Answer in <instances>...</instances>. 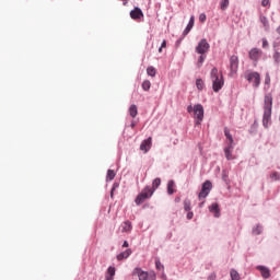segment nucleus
Returning <instances> with one entry per match:
<instances>
[{"mask_svg":"<svg viewBox=\"0 0 280 280\" xmlns=\"http://www.w3.org/2000/svg\"><path fill=\"white\" fill-rule=\"evenodd\" d=\"M116 187H119L118 184H114V187L112 188V196H113V191H115Z\"/></svg>","mask_w":280,"mask_h":280,"instance_id":"nucleus-48","label":"nucleus"},{"mask_svg":"<svg viewBox=\"0 0 280 280\" xmlns=\"http://www.w3.org/2000/svg\"><path fill=\"white\" fill-rule=\"evenodd\" d=\"M272 117V94L268 93L264 98V116L262 125L265 128H268L270 118Z\"/></svg>","mask_w":280,"mask_h":280,"instance_id":"nucleus-1","label":"nucleus"},{"mask_svg":"<svg viewBox=\"0 0 280 280\" xmlns=\"http://www.w3.org/2000/svg\"><path fill=\"white\" fill-rule=\"evenodd\" d=\"M106 275L110 277H115V267H108Z\"/></svg>","mask_w":280,"mask_h":280,"instance_id":"nucleus-35","label":"nucleus"},{"mask_svg":"<svg viewBox=\"0 0 280 280\" xmlns=\"http://www.w3.org/2000/svg\"><path fill=\"white\" fill-rule=\"evenodd\" d=\"M280 176H279V173L277 172H273L270 174V179L271 180H279Z\"/></svg>","mask_w":280,"mask_h":280,"instance_id":"nucleus-33","label":"nucleus"},{"mask_svg":"<svg viewBox=\"0 0 280 280\" xmlns=\"http://www.w3.org/2000/svg\"><path fill=\"white\" fill-rule=\"evenodd\" d=\"M232 152L233 144H228V148L224 149L225 158L228 159V161H233V159H235Z\"/></svg>","mask_w":280,"mask_h":280,"instance_id":"nucleus-14","label":"nucleus"},{"mask_svg":"<svg viewBox=\"0 0 280 280\" xmlns=\"http://www.w3.org/2000/svg\"><path fill=\"white\" fill-rule=\"evenodd\" d=\"M132 231V222L125 221L121 224V233H131Z\"/></svg>","mask_w":280,"mask_h":280,"instance_id":"nucleus-13","label":"nucleus"},{"mask_svg":"<svg viewBox=\"0 0 280 280\" xmlns=\"http://www.w3.org/2000/svg\"><path fill=\"white\" fill-rule=\"evenodd\" d=\"M140 194L143 195L144 198H152V196L154 195V190H152V187L147 186Z\"/></svg>","mask_w":280,"mask_h":280,"instance_id":"nucleus-17","label":"nucleus"},{"mask_svg":"<svg viewBox=\"0 0 280 280\" xmlns=\"http://www.w3.org/2000/svg\"><path fill=\"white\" fill-rule=\"evenodd\" d=\"M165 47H167V42L164 39V40L162 42L161 47L159 48V54H162V51H163V49H165Z\"/></svg>","mask_w":280,"mask_h":280,"instance_id":"nucleus-36","label":"nucleus"},{"mask_svg":"<svg viewBox=\"0 0 280 280\" xmlns=\"http://www.w3.org/2000/svg\"><path fill=\"white\" fill-rule=\"evenodd\" d=\"M245 80L253 83V86L257 89L261 84V75L258 72H248L245 74Z\"/></svg>","mask_w":280,"mask_h":280,"instance_id":"nucleus-5","label":"nucleus"},{"mask_svg":"<svg viewBox=\"0 0 280 280\" xmlns=\"http://www.w3.org/2000/svg\"><path fill=\"white\" fill-rule=\"evenodd\" d=\"M269 3H270V0H262L261 1V7L266 8L267 5H269Z\"/></svg>","mask_w":280,"mask_h":280,"instance_id":"nucleus-40","label":"nucleus"},{"mask_svg":"<svg viewBox=\"0 0 280 280\" xmlns=\"http://www.w3.org/2000/svg\"><path fill=\"white\" fill-rule=\"evenodd\" d=\"M187 112H188V113H194V107H192L191 105H189V106L187 107Z\"/></svg>","mask_w":280,"mask_h":280,"instance_id":"nucleus-46","label":"nucleus"},{"mask_svg":"<svg viewBox=\"0 0 280 280\" xmlns=\"http://www.w3.org/2000/svg\"><path fill=\"white\" fill-rule=\"evenodd\" d=\"M265 84H270V74L266 75Z\"/></svg>","mask_w":280,"mask_h":280,"instance_id":"nucleus-43","label":"nucleus"},{"mask_svg":"<svg viewBox=\"0 0 280 280\" xmlns=\"http://www.w3.org/2000/svg\"><path fill=\"white\" fill-rule=\"evenodd\" d=\"M196 86L199 91H202V89H205V81H202V79H197Z\"/></svg>","mask_w":280,"mask_h":280,"instance_id":"nucleus-27","label":"nucleus"},{"mask_svg":"<svg viewBox=\"0 0 280 280\" xmlns=\"http://www.w3.org/2000/svg\"><path fill=\"white\" fill-rule=\"evenodd\" d=\"M199 21H200L201 23H205V21H207V14L201 13V14L199 15Z\"/></svg>","mask_w":280,"mask_h":280,"instance_id":"nucleus-37","label":"nucleus"},{"mask_svg":"<svg viewBox=\"0 0 280 280\" xmlns=\"http://www.w3.org/2000/svg\"><path fill=\"white\" fill-rule=\"evenodd\" d=\"M273 60H275V62H277L279 65V62H280V52L277 51V50L273 54Z\"/></svg>","mask_w":280,"mask_h":280,"instance_id":"nucleus-34","label":"nucleus"},{"mask_svg":"<svg viewBox=\"0 0 280 280\" xmlns=\"http://www.w3.org/2000/svg\"><path fill=\"white\" fill-rule=\"evenodd\" d=\"M128 246H129L128 241H125L122 244V248H128Z\"/></svg>","mask_w":280,"mask_h":280,"instance_id":"nucleus-47","label":"nucleus"},{"mask_svg":"<svg viewBox=\"0 0 280 280\" xmlns=\"http://www.w3.org/2000/svg\"><path fill=\"white\" fill-rule=\"evenodd\" d=\"M229 0H221L220 8L221 10H226L229 8Z\"/></svg>","mask_w":280,"mask_h":280,"instance_id":"nucleus-32","label":"nucleus"},{"mask_svg":"<svg viewBox=\"0 0 280 280\" xmlns=\"http://www.w3.org/2000/svg\"><path fill=\"white\" fill-rule=\"evenodd\" d=\"M206 58H207V56L200 55V57H199V59L197 61L198 69H200V67H202V63L205 62Z\"/></svg>","mask_w":280,"mask_h":280,"instance_id":"nucleus-30","label":"nucleus"},{"mask_svg":"<svg viewBox=\"0 0 280 280\" xmlns=\"http://www.w3.org/2000/svg\"><path fill=\"white\" fill-rule=\"evenodd\" d=\"M132 255V249H126L125 252L117 255L118 261H121L124 259H128Z\"/></svg>","mask_w":280,"mask_h":280,"instance_id":"nucleus-15","label":"nucleus"},{"mask_svg":"<svg viewBox=\"0 0 280 280\" xmlns=\"http://www.w3.org/2000/svg\"><path fill=\"white\" fill-rule=\"evenodd\" d=\"M192 113L196 125L200 126V124H202V119H205V107H202L200 104H197L194 106Z\"/></svg>","mask_w":280,"mask_h":280,"instance_id":"nucleus-4","label":"nucleus"},{"mask_svg":"<svg viewBox=\"0 0 280 280\" xmlns=\"http://www.w3.org/2000/svg\"><path fill=\"white\" fill-rule=\"evenodd\" d=\"M174 187H176V183H174L173 179L168 180L167 183V194L168 196H172L176 190H174Z\"/></svg>","mask_w":280,"mask_h":280,"instance_id":"nucleus-19","label":"nucleus"},{"mask_svg":"<svg viewBox=\"0 0 280 280\" xmlns=\"http://www.w3.org/2000/svg\"><path fill=\"white\" fill-rule=\"evenodd\" d=\"M145 200H148L147 197H144V196L142 195V192H140V194L137 196L135 202H136V205L139 206V205H143V202H145Z\"/></svg>","mask_w":280,"mask_h":280,"instance_id":"nucleus-22","label":"nucleus"},{"mask_svg":"<svg viewBox=\"0 0 280 280\" xmlns=\"http://www.w3.org/2000/svg\"><path fill=\"white\" fill-rule=\"evenodd\" d=\"M210 78L214 93H220L222 86H224V77L218 71V68H213L210 72Z\"/></svg>","mask_w":280,"mask_h":280,"instance_id":"nucleus-2","label":"nucleus"},{"mask_svg":"<svg viewBox=\"0 0 280 280\" xmlns=\"http://www.w3.org/2000/svg\"><path fill=\"white\" fill-rule=\"evenodd\" d=\"M114 277H115V276H109V275L106 273L105 279H106V280H114Z\"/></svg>","mask_w":280,"mask_h":280,"instance_id":"nucleus-45","label":"nucleus"},{"mask_svg":"<svg viewBox=\"0 0 280 280\" xmlns=\"http://www.w3.org/2000/svg\"><path fill=\"white\" fill-rule=\"evenodd\" d=\"M230 275L232 280H240V273L235 269H232Z\"/></svg>","mask_w":280,"mask_h":280,"instance_id":"nucleus-29","label":"nucleus"},{"mask_svg":"<svg viewBox=\"0 0 280 280\" xmlns=\"http://www.w3.org/2000/svg\"><path fill=\"white\" fill-rule=\"evenodd\" d=\"M213 188V185L211 184L210 180H206L202 184L201 190L198 195L199 200H202L205 198H207V196H209V194L211 192V189Z\"/></svg>","mask_w":280,"mask_h":280,"instance_id":"nucleus-6","label":"nucleus"},{"mask_svg":"<svg viewBox=\"0 0 280 280\" xmlns=\"http://www.w3.org/2000/svg\"><path fill=\"white\" fill-rule=\"evenodd\" d=\"M147 73L148 75H150L151 78H154L156 75V68L155 67H148L147 68Z\"/></svg>","mask_w":280,"mask_h":280,"instance_id":"nucleus-25","label":"nucleus"},{"mask_svg":"<svg viewBox=\"0 0 280 280\" xmlns=\"http://www.w3.org/2000/svg\"><path fill=\"white\" fill-rule=\"evenodd\" d=\"M262 47L266 49L268 47V39L262 38Z\"/></svg>","mask_w":280,"mask_h":280,"instance_id":"nucleus-41","label":"nucleus"},{"mask_svg":"<svg viewBox=\"0 0 280 280\" xmlns=\"http://www.w3.org/2000/svg\"><path fill=\"white\" fill-rule=\"evenodd\" d=\"M130 126L131 128H135L137 126V121L132 120Z\"/></svg>","mask_w":280,"mask_h":280,"instance_id":"nucleus-49","label":"nucleus"},{"mask_svg":"<svg viewBox=\"0 0 280 280\" xmlns=\"http://www.w3.org/2000/svg\"><path fill=\"white\" fill-rule=\"evenodd\" d=\"M152 148V137H149L147 140H143L140 144V150L145 154L150 152Z\"/></svg>","mask_w":280,"mask_h":280,"instance_id":"nucleus-9","label":"nucleus"},{"mask_svg":"<svg viewBox=\"0 0 280 280\" xmlns=\"http://www.w3.org/2000/svg\"><path fill=\"white\" fill-rule=\"evenodd\" d=\"M255 235H259L261 233V228L257 226V229L254 230Z\"/></svg>","mask_w":280,"mask_h":280,"instance_id":"nucleus-42","label":"nucleus"},{"mask_svg":"<svg viewBox=\"0 0 280 280\" xmlns=\"http://www.w3.org/2000/svg\"><path fill=\"white\" fill-rule=\"evenodd\" d=\"M187 219L192 220L194 219V212H188L187 213Z\"/></svg>","mask_w":280,"mask_h":280,"instance_id":"nucleus-44","label":"nucleus"},{"mask_svg":"<svg viewBox=\"0 0 280 280\" xmlns=\"http://www.w3.org/2000/svg\"><path fill=\"white\" fill-rule=\"evenodd\" d=\"M116 173L113 170L107 171V180H115Z\"/></svg>","mask_w":280,"mask_h":280,"instance_id":"nucleus-28","label":"nucleus"},{"mask_svg":"<svg viewBox=\"0 0 280 280\" xmlns=\"http://www.w3.org/2000/svg\"><path fill=\"white\" fill-rule=\"evenodd\" d=\"M237 69H240V58L237 56L233 55L230 58V75L233 78L235 73H237Z\"/></svg>","mask_w":280,"mask_h":280,"instance_id":"nucleus-7","label":"nucleus"},{"mask_svg":"<svg viewBox=\"0 0 280 280\" xmlns=\"http://www.w3.org/2000/svg\"><path fill=\"white\" fill-rule=\"evenodd\" d=\"M175 202H180V197H176Z\"/></svg>","mask_w":280,"mask_h":280,"instance_id":"nucleus-50","label":"nucleus"},{"mask_svg":"<svg viewBox=\"0 0 280 280\" xmlns=\"http://www.w3.org/2000/svg\"><path fill=\"white\" fill-rule=\"evenodd\" d=\"M159 187H161V178L158 177L153 180L151 190L154 192Z\"/></svg>","mask_w":280,"mask_h":280,"instance_id":"nucleus-23","label":"nucleus"},{"mask_svg":"<svg viewBox=\"0 0 280 280\" xmlns=\"http://www.w3.org/2000/svg\"><path fill=\"white\" fill-rule=\"evenodd\" d=\"M155 268H156L158 270L163 269V265L161 264V260H156V261H155Z\"/></svg>","mask_w":280,"mask_h":280,"instance_id":"nucleus-38","label":"nucleus"},{"mask_svg":"<svg viewBox=\"0 0 280 280\" xmlns=\"http://www.w3.org/2000/svg\"><path fill=\"white\" fill-rule=\"evenodd\" d=\"M249 58L254 62H257L261 58V49H259V48H252L249 50Z\"/></svg>","mask_w":280,"mask_h":280,"instance_id":"nucleus-10","label":"nucleus"},{"mask_svg":"<svg viewBox=\"0 0 280 280\" xmlns=\"http://www.w3.org/2000/svg\"><path fill=\"white\" fill-rule=\"evenodd\" d=\"M184 209L185 211H191V201L189 200H184Z\"/></svg>","mask_w":280,"mask_h":280,"instance_id":"nucleus-31","label":"nucleus"},{"mask_svg":"<svg viewBox=\"0 0 280 280\" xmlns=\"http://www.w3.org/2000/svg\"><path fill=\"white\" fill-rule=\"evenodd\" d=\"M210 47L211 46L209 45V42H207V39L203 38L198 43L196 47V52L200 55H205L209 51Z\"/></svg>","mask_w":280,"mask_h":280,"instance_id":"nucleus-8","label":"nucleus"},{"mask_svg":"<svg viewBox=\"0 0 280 280\" xmlns=\"http://www.w3.org/2000/svg\"><path fill=\"white\" fill-rule=\"evenodd\" d=\"M152 86V83L150 82V80H144L142 82V89L143 91H150V88Z\"/></svg>","mask_w":280,"mask_h":280,"instance_id":"nucleus-26","label":"nucleus"},{"mask_svg":"<svg viewBox=\"0 0 280 280\" xmlns=\"http://www.w3.org/2000/svg\"><path fill=\"white\" fill-rule=\"evenodd\" d=\"M129 115L132 118H135V117H137V115H139V110L137 109V105H131L129 107Z\"/></svg>","mask_w":280,"mask_h":280,"instance_id":"nucleus-21","label":"nucleus"},{"mask_svg":"<svg viewBox=\"0 0 280 280\" xmlns=\"http://www.w3.org/2000/svg\"><path fill=\"white\" fill-rule=\"evenodd\" d=\"M259 21L264 25L266 31L270 30V23L268 22V18L260 15Z\"/></svg>","mask_w":280,"mask_h":280,"instance_id":"nucleus-20","label":"nucleus"},{"mask_svg":"<svg viewBox=\"0 0 280 280\" xmlns=\"http://www.w3.org/2000/svg\"><path fill=\"white\" fill-rule=\"evenodd\" d=\"M257 270H260L261 277L264 279H269L270 277V269L264 267V266H259L257 267Z\"/></svg>","mask_w":280,"mask_h":280,"instance_id":"nucleus-18","label":"nucleus"},{"mask_svg":"<svg viewBox=\"0 0 280 280\" xmlns=\"http://www.w3.org/2000/svg\"><path fill=\"white\" fill-rule=\"evenodd\" d=\"M210 212L213 213L214 218L220 217V206L218 203H212L210 207Z\"/></svg>","mask_w":280,"mask_h":280,"instance_id":"nucleus-16","label":"nucleus"},{"mask_svg":"<svg viewBox=\"0 0 280 280\" xmlns=\"http://www.w3.org/2000/svg\"><path fill=\"white\" fill-rule=\"evenodd\" d=\"M224 135L229 141L228 144H233V136H231V130H229V128H224Z\"/></svg>","mask_w":280,"mask_h":280,"instance_id":"nucleus-24","label":"nucleus"},{"mask_svg":"<svg viewBox=\"0 0 280 280\" xmlns=\"http://www.w3.org/2000/svg\"><path fill=\"white\" fill-rule=\"evenodd\" d=\"M130 18L133 21H139V19H143V11L139 7H136L133 10L130 11Z\"/></svg>","mask_w":280,"mask_h":280,"instance_id":"nucleus-11","label":"nucleus"},{"mask_svg":"<svg viewBox=\"0 0 280 280\" xmlns=\"http://www.w3.org/2000/svg\"><path fill=\"white\" fill-rule=\"evenodd\" d=\"M195 21H196V18H194V15H191L190 20L188 22V25L186 26V28L183 32V36H187V34H189L191 32V30H194Z\"/></svg>","mask_w":280,"mask_h":280,"instance_id":"nucleus-12","label":"nucleus"},{"mask_svg":"<svg viewBox=\"0 0 280 280\" xmlns=\"http://www.w3.org/2000/svg\"><path fill=\"white\" fill-rule=\"evenodd\" d=\"M217 277L218 276L215 275V272H212V273L209 275L208 280H215Z\"/></svg>","mask_w":280,"mask_h":280,"instance_id":"nucleus-39","label":"nucleus"},{"mask_svg":"<svg viewBox=\"0 0 280 280\" xmlns=\"http://www.w3.org/2000/svg\"><path fill=\"white\" fill-rule=\"evenodd\" d=\"M133 275L139 278V280H156V273L154 271H143L141 268L133 269Z\"/></svg>","mask_w":280,"mask_h":280,"instance_id":"nucleus-3","label":"nucleus"}]
</instances>
